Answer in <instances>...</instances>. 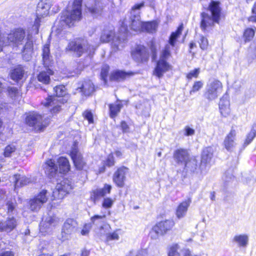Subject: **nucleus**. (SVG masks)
<instances>
[{"instance_id":"c756f323","label":"nucleus","mask_w":256,"mask_h":256,"mask_svg":"<svg viewBox=\"0 0 256 256\" xmlns=\"http://www.w3.org/2000/svg\"><path fill=\"white\" fill-rule=\"evenodd\" d=\"M214 149L212 147L208 146L204 148L202 154V164H206L210 162L213 156Z\"/></svg>"},{"instance_id":"2eb2a0df","label":"nucleus","mask_w":256,"mask_h":256,"mask_svg":"<svg viewBox=\"0 0 256 256\" xmlns=\"http://www.w3.org/2000/svg\"><path fill=\"white\" fill-rule=\"evenodd\" d=\"M58 224V218L54 215L48 214L43 218L40 225L42 232H48Z\"/></svg>"},{"instance_id":"6e6d98bb","label":"nucleus","mask_w":256,"mask_h":256,"mask_svg":"<svg viewBox=\"0 0 256 256\" xmlns=\"http://www.w3.org/2000/svg\"><path fill=\"white\" fill-rule=\"evenodd\" d=\"M126 256H145V252L143 250H131Z\"/></svg>"},{"instance_id":"864d4df0","label":"nucleus","mask_w":256,"mask_h":256,"mask_svg":"<svg viewBox=\"0 0 256 256\" xmlns=\"http://www.w3.org/2000/svg\"><path fill=\"white\" fill-rule=\"evenodd\" d=\"M114 200L110 198H104L102 203V206L105 208H111L114 202Z\"/></svg>"},{"instance_id":"49530a36","label":"nucleus","mask_w":256,"mask_h":256,"mask_svg":"<svg viewBox=\"0 0 256 256\" xmlns=\"http://www.w3.org/2000/svg\"><path fill=\"white\" fill-rule=\"evenodd\" d=\"M180 249V246L178 244H174L170 248L168 256H180L178 250Z\"/></svg>"},{"instance_id":"e2e57ef3","label":"nucleus","mask_w":256,"mask_h":256,"mask_svg":"<svg viewBox=\"0 0 256 256\" xmlns=\"http://www.w3.org/2000/svg\"><path fill=\"white\" fill-rule=\"evenodd\" d=\"M200 73L199 68L195 69L190 72L187 74V78L188 79H192V78H197Z\"/></svg>"},{"instance_id":"13d9d810","label":"nucleus","mask_w":256,"mask_h":256,"mask_svg":"<svg viewBox=\"0 0 256 256\" xmlns=\"http://www.w3.org/2000/svg\"><path fill=\"white\" fill-rule=\"evenodd\" d=\"M109 69V66L108 65H104L102 68L100 76L102 78L105 82L106 80V78L108 73Z\"/></svg>"},{"instance_id":"b1692460","label":"nucleus","mask_w":256,"mask_h":256,"mask_svg":"<svg viewBox=\"0 0 256 256\" xmlns=\"http://www.w3.org/2000/svg\"><path fill=\"white\" fill-rule=\"evenodd\" d=\"M94 90V86L90 80L84 81L76 90L78 92H82V95L86 96H90Z\"/></svg>"},{"instance_id":"603ef678","label":"nucleus","mask_w":256,"mask_h":256,"mask_svg":"<svg viewBox=\"0 0 256 256\" xmlns=\"http://www.w3.org/2000/svg\"><path fill=\"white\" fill-rule=\"evenodd\" d=\"M198 42L200 44V48L202 50H206L208 48V43L206 38L202 36H200Z\"/></svg>"},{"instance_id":"a878e982","label":"nucleus","mask_w":256,"mask_h":256,"mask_svg":"<svg viewBox=\"0 0 256 256\" xmlns=\"http://www.w3.org/2000/svg\"><path fill=\"white\" fill-rule=\"evenodd\" d=\"M192 200L190 198L182 202L178 206L176 210V216L178 218H183L186 214L188 208Z\"/></svg>"},{"instance_id":"7ed1b4c3","label":"nucleus","mask_w":256,"mask_h":256,"mask_svg":"<svg viewBox=\"0 0 256 256\" xmlns=\"http://www.w3.org/2000/svg\"><path fill=\"white\" fill-rule=\"evenodd\" d=\"M56 96H50L42 102L46 107L52 106L50 112L52 114H56L61 110V104L66 102L64 98H62L66 94V88L63 86H56L54 88Z\"/></svg>"},{"instance_id":"4468645a","label":"nucleus","mask_w":256,"mask_h":256,"mask_svg":"<svg viewBox=\"0 0 256 256\" xmlns=\"http://www.w3.org/2000/svg\"><path fill=\"white\" fill-rule=\"evenodd\" d=\"M129 170L124 166H122L117 168L114 172L112 180L114 184L120 188H122L124 185L126 175L128 173Z\"/></svg>"},{"instance_id":"aec40b11","label":"nucleus","mask_w":256,"mask_h":256,"mask_svg":"<svg viewBox=\"0 0 256 256\" xmlns=\"http://www.w3.org/2000/svg\"><path fill=\"white\" fill-rule=\"evenodd\" d=\"M208 10L211 12L214 22L218 23L222 11L220 2L212 0L208 6Z\"/></svg>"},{"instance_id":"4be33fe9","label":"nucleus","mask_w":256,"mask_h":256,"mask_svg":"<svg viewBox=\"0 0 256 256\" xmlns=\"http://www.w3.org/2000/svg\"><path fill=\"white\" fill-rule=\"evenodd\" d=\"M86 6L88 10L94 16L100 14L103 8V6L100 2L94 0L92 1V2H87Z\"/></svg>"},{"instance_id":"20e7f679","label":"nucleus","mask_w":256,"mask_h":256,"mask_svg":"<svg viewBox=\"0 0 256 256\" xmlns=\"http://www.w3.org/2000/svg\"><path fill=\"white\" fill-rule=\"evenodd\" d=\"M25 37V32L23 29L18 28L12 32L7 36L0 35V52L2 47L12 44L16 46L22 44Z\"/></svg>"},{"instance_id":"774afa93","label":"nucleus","mask_w":256,"mask_h":256,"mask_svg":"<svg viewBox=\"0 0 256 256\" xmlns=\"http://www.w3.org/2000/svg\"><path fill=\"white\" fill-rule=\"evenodd\" d=\"M0 256H14V254L12 251H5L2 252Z\"/></svg>"},{"instance_id":"e433bc0d","label":"nucleus","mask_w":256,"mask_h":256,"mask_svg":"<svg viewBox=\"0 0 256 256\" xmlns=\"http://www.w3.org/2000/svg\"><path fill=\"white\" fill-rule=\"evenodd\" d=\"M60 172L64 173L70 170V166L68 160L64 157H60L58 160Z\"/></svg>"},{"instance_id":"9d476101","label":"nucleus","mask_w":256,"mask_h":256,"mask_svg":"<svg viewBox=\"0 0 256 256\" xmlns=\"http://www.w3.org/2000/svg\"><path fill=\"white\" fill-rule=\"evenodd\" d=\"M132 59L137 62L144 63L148 60L149 52L144 46L138 45L132 50Z\"/></svg>"},{"instance_id":"0eeeda50","label":"nucleus","mask_w":256,"mask_h":256,"mask_svg":"<svg viewBox=\"0 0 256 256\" xmlns=\"http://www.w3.org/2000/svg\"><path fill=\"white\" fill-rule=\"evenodd\" d=\"M26 122L36 131L42 130L48 124L46 118L44 120L42 115L36 112L29 114L26 118Z\"/></svg>"},{"instance_id":"2f4dec72","label":"nucleus","mask_w":256,"mask_h":256,"mask_svg":"<svg viewBox=\"0 0 256 256\" xmlns=\"http://www.w3.org/2000/svg\"><path fill=\"white\" fill-rule=\"evenodd\" d=\"M54 72L50 68L46 71L43 70L38 75V80L44 84H48L50 82V76L53 75Z\"/></svg>"},{"instance_id":"09e8293b","label":"nucleus","mask_w":256,"mask_h":256,"mask_svg":"<svg viewBox=\"0 0 256 256\" xmlns=\"http://www.w3.org/2000/svg\"><path fill=\"white\" fill-rule=\"evenodd\" d=\"M256 128L252 129L246 136V138L244 142V146L249 144L253 140L254 138L256 136V132H255Z\"/></svg>"},{"instance_id":"f8f14e48","label":"nucleus","mask_w":256,"mask_h":256,"mask_svg":"<svg viewBox=\"0 0 256 256\" xmlns=\"http://www.w3.org/2000/svg\"><path fill=\"white\" fill-rule=\"evenodd\" d=\"M48 194L47 190H42L36 196L30 200V208L32 211L39 210L44 204L47 202L48 196Z\"/></svg>"},{"instance_id":"39448f33","label":"nucleus","mask_w":256,"mask_h":256,"mask_svg":"<svg viewBox=\"0 0 256 256\" xmlns=\"http://www.w3.org/2000/svg\"><path fill=\"white\" fill-rule=\"evenodd\" d=\"M168 47L166 50H162L158 61L156 66L154 68V74L158 78H162L164 74L171 69L172 66L166 62L171 56V53L168 52Z\"/></svg>"},{"instance_id":"9b49d317","label":"nucleus","mask_w":256,"mask_h":256,"mask_svg":"<svg viewBox=\"0 0 256 256\" xmlns=\"http://www.w3.org/2000/svg\"><path fill=\"white\" fill-rule=\"evenodd\" d=\"M72 188V182L68 179H64L57 184L56 190L53 192L54 196L58 199H62Z\"/></svg>"},{"instance_id":"ddd939ff","label":"nucleus","mask_w":256,"mask_h":256,"mask_svg":"<svg viewBox=\"0 0 256 256\" xmlns=\"http://www.w3.org/2000/svg\"><path fill=\"white\" fill-rule=\"evenodd\" d=\"M72 159L74 166L77 170H83L86 167V162H84L81 154L78 150V142H74L70 153Z\"/></svg>"},{"instance_id":"bf43d9fd","label":"nucleus","mask_w":256,"mask_h":256,"mask_svg":"<svg viewBox=\"0 0 256 256\" xmlns=\"http://www.w3.org/2000/svg\"><path fill=\"white\" fill-rule=\"evenodd\" d=\"M83 116L84 118L87 120L90 124H92L94 122L93 114L91 111L86 110L83 113Z\"/></svg>"},{"instance_id":"473e14b6","label":"nucleus","mask_w":256,"mask_h":256,"mask_svg":"<svg viewBox=\"0 0 256 256\" xmlns=\"http://www.w3.org/2000/svg\"><path fill=\"white\" fill-rule=\"evenodd\" d=\"M232 241L240 247H246L248 244V237L246 234L236 235L234 237Z\"/></svg>"},{"instance_id":"c9c22d12","label":"nucleus","mask_w":256,"mask_h":256,"mask_svg":"<svg viewBox=\"0 0 256 256\" xmlns=\"http://www.w3.org/2000/svg\"><path fill=\"white\" fill-rule=\"evenodd\" d=\"M24 72V70L23 68L21 66H18L12 71L10 77L13 80L18 81L22 79Z\"/></svg>"},{"instance_id":"69168bd1","label":"nucleus","mask_w":256,"mask_h":256,"mask_svg":"<svg viewBox=\"0 0 256 256\" xmlns=\"http://www.w3.org/2000/svg\"><path fill=\"white\" fill-rule=\"evenodd\" d=\"M90 228H91V226L90 224H86L84 226L81 232L82 234L84 235V236L87 235L88 234Z\"/></svg>"},{"instance_id":"7c9ffc66","label":"nucleus","mask_w":256,"mask_h":256,"mask_svg":"<svg viewBox=\"0 0 256 256\" xmlns=\"http://www.w3.org/2000/svg\"><path fill=\"white\" fill-rule=\"evenodd\" d=\"M201 16L200 28L203 30H205L208 27L212 26L213 23L215 22L212 16H210L205 12H202Z\"/></svg>"},{"instance_id":"8fccbe9b","label":"nucleus","mask_w":256,"mask_h":256,"mask_svg":"<svg viewBox=\"0 0 256 256\" xmlns=\"http://www.w3.org/2000/svg\"><path fill=\"white\" fill-rule=\"evenodd\" d=\"M106 218L104 214L102 216L95 215L91 218V222L94 224H98L104 222V220Z\"/></svg>"},{"instance_id":"cd10ccee","label":"nucleus","mask_w":256,"mask_h":256,"mask_svg":"<svg viewBox=\"0 0 256 256\" xmlns=\"http://www.w3.org/2000/svg\"><path fill=\"white\" fill-rule=\"evenodd\" d=\"M126 39L125 36H122V38L119 36L115 37L112 42V48L114 52L122 50L125 46Z\"/></svg>"},{"instance_id":"412c9836","label":"nucleus","mask_w":256,"mask_h":256,"mask_svg":"<svg viewBox=\"0 0 256 256\" xmlns=\"http://www.w3.org/2000/svg\"><path fill=\"white\" fill-rule=\"evenodd\" d=\"M112 186L105 184L104 188L94 190L91 195V198L95 202L99 198L105 196L110 192Z\"/></svg>"},{"instance_id":"bb28decb","label":"nucleus","mask_w":256,"mask_h":256,"mask_svg":"<svg viewBox=\"0 0 256 256\" xmlns=\"http://www.w3.org/2000/svg\"><path fill=\"white\" fill-rule=\"evenodd\" d=\"M44 169L48 176H53L58 170V167L52 160H48L44 165Z\"/></svg>"},{"instance_id":"58836bf2","label":"nucleus","mask_w":256,"mask_h":256,"mask_svg":"<svg viewBox=\"0 0 256 256\" xmlns=\"http://www.w3.org/2000/svg\"><path fill=\"white\" fill-rule=\"evenodd\" d=\"M42 60L45 66H48L50 64V48L48 44H45L42 48Z\"/></svg>"},{"instance_id":"f704fd0d","label":"nucleus","mask_w":256,"mask_h":256,"mask_svg":"<svg viewBox=\"0 0 256 256\" xmlns=\"http://www.w3.org/2000/svg\"><path fill=\"white\" fill-rule=\"evenodd\" d=\"M13 178L15 183L16 188L26 185L30 182V180L28 178L18 174L14 175Z\"/></svg>"},{"instance_id":"6ab92c4d","label":"nucleus","mask_w":256,"mask_h":256,"mask_svg":"<svg viewBox=\"0 0 256 256\" xmlns=\"http://www.w3.org/2000/svg\"><path fill=\"white\" fill-rule=\"evenodd\" d=\"M236 130L232 129L230 132L226 136L224 142L225 148L227 150L232 152L235 148L236 143Z\"/></svg>"},{"instance_id":"4c0bfd02","label":"nucleus","mask_w":256,"mask_h":256,"mask_svg":"<svg viewBox=\"0 0 256 256\" xmlns=\"http://www.w3.org/2000/svg\"><path fill=\"white\" fill-rule=\"evenodd\" d=\"M219 106L220 113L223 116H226L230 114V104L228 100H220L219 104Z\"/></svg>"},{"instance_id":"a211bd4d","label":"nucleus","mask_w":256,"mask_h":256,"mask_svg":"<svg viewBox=\"0 0 256 256\" xmlns=\"http://www.w3.org/2000/svg\"><path fill=\"white\" fill-rule=\"evenodd\" d=\"M50 8V6L48 4H44L42 2L38 3L36 10V18L34 24V26L37 30H38L40 26V18L48 14Z\"/></svg>"},{"instance_id":"680f3d73","label":"nucleus","mask_w":256,"mask_h":256,"mask_svg":"<svg viewBox=\"0 0 256 256\" xmlns=\"http://www.w3.org/2000/svg\"><path fill=\"white\" fill-rule=\"evenodd\" d=\"M183 131L184 134L186 136H193L195 134L194 130L190 128L189 126H185Z\"/></svg>"},{"instance_id":"c03bdc74","label":"nucleus","mask_w":256,"mask_h":256,"mask_svg":"<svg viewBox=\"0 0 256 256\" xmlns=\"http://www.w3.org/2000/svg\"><path fill=\"white\" fill-rule=\"evenodd\" d=\"M16 204L14 200L7 201L5 208H6L8 214H13V212L15 210Z\"/></svg>"},{"instance_id":"5fc2aeb1","label":"nucleus","mask_w":256,"mask_h":256,"mask_svg":"<svg viewBox=\"0 0 256 256\" xmlns=\"http://www.w3.org/2000/svg\"><path fill=\"white\" fill-rule=\"evenodd\" d=\"M8 94L12 98H16L19 95L18 90L15 87H10L8 89Z\"/></svg>"},{"instance_id":"0e129e2a","label":"nucleus","mask_w":256,"mask_h":256,"mask_svg":"<svg viewBox=\"0 0 256 256\" xmlns=\"http://www.w3.org/2000/svg\"><path fill=\"white\" fill-rule=\"evenodd\" d=\"M22 53L23 59L24 60L26 61H29L30 60L32 52L26 51L25 52L24 50H22Z\"/></svg>"},{"instance_id":"3c124183","label":"nucleus","mask_w":256,"mask_h":256,"mask_svg":"<svg viewBox=\"0 0 256 256\" xmlns=\"http://www.w3.org/2000/svg\"><path fill=\"white\" fill-rule=\"evenodd\" d=\"M204 83L202 81L196 82L190 91V94H192L198 91L202 87Z\"/></svg>"},{"instance_id":"ea45409f","label":"nucleus","mask_w":256,"mask_h":256,"mask_svg":"<svg viewBox=\"0 0 256 256\" xmlns=\"http://www.w3.org/2000/svg\"><path fill=\"white\" fill-rule=\"evenodd\" d=\"M114 32L112 30H104L101 36L100 40L103 42H107L110 41L114 36Z\"/></svg>"},{"instance_id":"79ce46f5","label":"nucleus","mask_w":256,"mask_h":256,"mask_svg":"<svg viewBox=\"0 0 256 256\" xmlns=\"http://www.w3.org/2000/svg\"><path fill=\"white\" fill-rule=\"evenodd\" d=\"M184 166L190 171L194 172L197 168L198 162L194 158H190Z\"/></svg>"},{"instance_id":"a19ab883","label":"nucleus","mask_w":256,"mask_h":256,"mask_svg":"<svg viewBox=\"0 0 256 256\" xmlns=\"http://www.w3.org/2000/svg\"><path fill=\"white\" fill-rule=\"evenodd\" d=\"M248 58L250 62L256 58V41H254L250 46Z\"/></svg>"},{"instance_id":"4d7b16f0","label":"nucleus","mask_w":256,"mask_h":256,"mask_svg":"<svg viewBox=\"0 0 256 256\" xmlns=\"http://www.w3.org/2000/svg\"><path fill=\"white\" fill-rule=\"evenodd\" d=\"M114 156L112 154H110L107 157L104 162V165L108 167L112 166L114 165Z\"/></svg>"},{"instance_id":"393cba45","label":"nucleus","mask_w":256,"mask_h":256,"mask_svg":"<svg viewBox=\"0 0 256 256\" xmlns=\"http://www.w3.org/2000/svg\"><path fill=\"white\" fill-rule=\"evenodd\" d=\"M17 222L14 217L9 218L4 222H0V230L10 232L16 226Z\"/></svg>"},{"instance_id":"de8ad7c7","label":"nucleus","mask_w":256,"mask_h":256,"mask_svg":"<svg viewBox=\"0 0 256 256\" xmlns=\"http://www.w3.org/2000/svg\"><path fill=\"white\" fill-rule=\"evenodd\" d=\"M254 32V30L252 28H248L246 29L244 34L245 41H250L253 38Z\"/></svg>"},{"instance_id":"052dcab7","label":"nucleus","mask_w":256,"mask_h":256,"mask_svg":"<svg viewBox=\"0 0 256 256\" xmlns=\"http://www.w3.org/2000/svg\"><path fill=\"white\" fill-rule=\"evenodd\" d=\"M33 50V42L30 39L27 40L22 50L26 51H30L32 52Z\"/></svg>"},{"instance_id":"dca6fc26","label":"nucleus","mask_w":256,"mask_h":256,"mask_svg":"<svg viewBox=\"0 0 256 256\" xmlns=\"http://www.w3.org/2000/svg\"><path fill=\"white\" fill-rule=\"evenodd\" d=\"M78 226L77 222L73 218H68L64 222L62 230V235L64 240L68 239L71 234L74 232Z\"/></svg>"},{"instance_id":"1a4fd4ad","label":"nucleus","mask_w":256,"mask_h":256,"mask_svg":"<svg viewBox=\"0 0 256 256\" xmlns=\"http://www.w3.org/2000/svg\"><path fill=\"white\" fill-rule=\"evenodd\" d=\"M174 226V222L172 220H166L158 223L150 232L152 238H156L158 236L164 234L168 230H170Z\"/></svg>"},{"instance_id":"423d86ee","label":"nucleus","mask_w":256,"mask_h":256,"mask_svg":"<svg viewBox=\"0 0 256 256\" xmlns=\"http://www.w3.org/2000/svg\"><path fill=\"white\" fill-rule=\"evenodd\" d=\"M222 88L223 86L221 82L216 79L210 80L206 86L204 96L209 101L214 100L222 93Z\"/></svg>"},{"instance_id":"37998d69","label":"nucleus","mask_w":256,"mask_h":256,"mask_svg":"<svg viewBox=\"0 0 256 256\" xmlns=\"http://www.w3.org/2000/svg\"><path fill=\"white\" fill-rule=\"evenodd\" d=\"M123 232L121 229H116L112 232L107 234L106 239L108 240H118L120 238V235H122Z\"/></svg>"},{"instance_id":"5701e85b","label":"nucleus","mask_w":256,"mask_h":256,"mask_svg":"<svg viewBox=\"0 0 256 256\" xmlns=\"http://www.w3.org/2000/svg\"><path fill=\"white\" fill-rule=\"evenodd\" d=\"M183 30V24H180L175 32H172L170 37L168 44H166L163 50H166L168 47V52L171 53L172 48L175 46L178 38L181 34Z\"/></svg>"},{"instance_id":"6e6552de","label":"nucleus","mask_w":256,"mask_h":256,"mask_svg":"<svg viewBox=\"0 0 256 256\" xmlns=\"http://www.w3.org/2000/svg\"><path fill=\"white\" fill-rule=\"evenodd\" d=\"M90 48V46L87 40L84 39H78L75 41L70 42L66 48L68 50L74 52L78 56L87 52Z\"/></svg>"},{"instance_id":"72a5a7b5","label":"nucleus","mask_w":256,"mask_h":256,"mask_svg":"<svg viewBox=\"0 0 256 256\" xmlns=\"http://www.w3.org/2000/svg\"><path fill=\"white\" fill-rule=\"evenodd\" d=\"M122 107V104L120 102H116V103L114 104H110L109 110L110 117L112 118H116L120 112Z\"/></svg>"},{"instance_id":"338daca9","label":"nucleus","mask_w":256,"mask_h":256,"mask_svg":"<svg viewBox=\"0 0 256 256\" xmlns=\"http://www.w3.org/2000/svg\"><path fill=\"white\" fill-rule=\"evenodd\" d=\"M120 126L123 132H128L129 127L128 124L124 121L121 122Z\"/></svg>"},{"instance_id":"c85d7f7f","label":"nucleus","mask_w":256,"mask_h":256,"mask_svg":"<svg viewBox=\"0 0 256 256\" xmlns=\"http://www.w3.org/2000/svg\"><path fill=\"white\" fill-rule=\"evenodd\" d=\"M134 73L132 72H126L122 70H116L114 72L111 76L110 79L117 81L123 80L127 77L133 76Z\"/></svg>"},{"instance_id":"f03ea898","label":"nucleus","mask_w":256,"mask_h":256,"mask_svg":"<svg viewBox=\"0 0 256 256\" xmlns=\"http://www.w3.org/2000/svg\"><path fill=\"white\" fill-rule=\"evenodd\" d=\"M144 2L136 4L130 11L129 26L134 31L142 30L152 33L156 32L158 26L156 21L142 22L140 20V10L144 6Z\"/></svg>"},{"instance_id":"a18cd8bd","label":"nucleus","mask_w":256,"mask_h":256,"mask_svg":"<svg viewBox=\"0 0 256 256\" xmlns=\"http://www.w3.org/2000/svg\"><path fill=\"white\" fill-rule=\"evenodd\" d=\"M16 150V146L14 144L7 146L4 151V156L5 157H10Z\"/></svg>"},{"instance_id":"f3484780","label":"nucleus","mask_w":256,"mask_h":256,"mask_svg":"<svg viewBox=\"0 0 256 256\" xmlns=\"http://www.w3.org/2000/svg\"><path fill=\"white\" fill-rule=\"evenodd\" d=\"M173 158L178 164L184 165L190 157L188 150L180 148L174 151Z\"/></svg>"},{"instance_id":"f257e3e1","label":"nucleus","mask_w":256,"mask_h":256,"mask_svg":"<svg viewBox=\"0 0 256 256\" xmlns=\"http://www.w3.org/2000/svg\"><path fill=\"white\" fill-rule=\"evenodd\" d=\"M82 3V0H74L72 5L68 7L67 10L62 12L55 26L58 34H60L66 28L72 26L75 22L81 20Z\"/></svg>"}]
</instances>
